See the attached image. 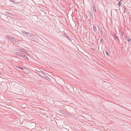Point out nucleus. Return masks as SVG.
Instances as JSON below:
<instances>
[{"label":"nucleus","mask_w":131,"mask_h":131,"mask_svg":"<svg viewBox=\"0 0 131 131\" xmlns=\"http://www.w3.org/2000/svg\"><path fill=\"white\" fill-rule=\"evenodd\" d=\"M10 13L9 12H7V11H6V12H5V13L7 15H8V16L9 14Z\"/></svg>","instance_id":"obj_18"},{"label":"nucleus","mask_w":131,"mask_h":131,"mask_svg":"<svg viewBox=\"0 0 131 131\" xmlns=\"http://www.w3.org/2000/svg\"><path fill=\"white\" fill-rule=\"evenodd\" d=\"M99 30L100 31V32L101 35H103V31L102 29V28H99Z\"/></svg>","instance_id":"obj_9"},{"label":"nucleus","mask_w":131,"mask_h":131,"mask_svg":"<svg viewBox=\"0 0 131 131\" xmlns=\"http://www.w3.org/2000/svg\"><path fill=\"white\" fill-rule=\"evenodd\" d=\"M38 74L41 77H45V74H44V73L43 72L39 71V73H38Z\"/></svg>","instance_id":"obj_4"},{"label":"nucleus","mask_w":131,"mask_h":131,"mask_svg":"<svg viewBox=\"0 0 131 131\" xmlns=\"http://www.w3.org/2000/svg\"><path fill=\"white\" fill-rule=\"evenodd\" d=\"M11 39H10V41L13 43L15 44H18V40L15 39V38L12 37V38H11Z\"/></svg>","instance_id":"obj_3"},{"label":"nucleus","mask_w":131,"mask_h":131,"mask_svg":"<svg viewBox=\"0 0 131 131\" xmlns=\"http://www.w3.org/2000/svg\"><path fill=\"white\" fill-rule=\"evenodd\" d=\"M63 35L67 37L68 39L70 40V37L68 36L67 34H66L64 33Z\"/></svg>","instance_id":"obj_8"},{"label":"nucleus","mask_w":131,"mask_h":131,"mask_svg":"<svg viewBox=\"0 0 131 131\" xmlns=\"http://www.w3.org/2000/svg\"><path fill=\"white\" fill-rule=\"evenodd\" d=\"M92 7L94 12L95 13H97V10L95 8V5H94L93 4L92 6Z\"/></svg>","instance_id":"obj_5"},{"label":"nucleus","mask_w":131,"mask_h":131,"mask_svg":"<svg viewBox=\"0 0 131 131\" xmlns=\"http://www.w3.org/2000/svg\"><path fill=\"white\" fill-rule=\"evenodd\" d=\"M93 27L94 31H95V32H96L97 30L96 25H94Z\"/></svg>","instance_id":"obj_10"},{"label":"nucleus","mask_w":131,"mask_h":131,"mask_svg":"<svg viewBox=\"0 0 131 131\" xmlns=\"http://www.w3.org/2000/svg\"><path fill=\"white\" fill-rule=\"evenodd\" d=\"M19 68L22 70H23L24 69L22 67H20Z\"/></svg>","instance_id":"obj_24"},{"label":"nucleus","mask_w":131,"mask_h":131,"mask_svg":"<svg viewBox=\"0 0 131 131\" xmlns=\"http://www.w3.org/2000/svg\"><path fill=\"white\" fill-rule=\"evenodd\" d=\"M27 37L29 39L34 41L36 42H38L39 41V40L35 36L29 33V34L28 35Z\"/></svg>","instance_id":"obj_2"},{"label":"nucleus","mask_w":131,"mask_h":131,"mask_svg":"<svg viewBox=\"0 0 131 131\" xmlns=\"http://www.w3.org/2000/svg\"><path fill=\"white\" fill-rule=\"evenodd\" d=\"M124 33L123 32H121L120 35L121 37H122L123 36Z\"/></svg>","instance_id":"obj_20"},{"label":"nucleus","mask_w":131,"mask_h":131,"mask_svg":"<svg viewBox=\"0 0 131 131\" xmlns=\"http://www.w3.org/2000/svg\"><path fill=\"white\" fill-rule=\"evenodd\" d=\"M61 129H62V130H61V131H62V130H64V131H66V129L65 128H61Z\"/></svg>","instance_id":"obj_21"},{"label":"nucleus","mask_w":131,"mask_h":131,"mask_svg":"<svg viewBox=\"0 0 131 131\" xmlns=\"http://www.w3.org/2000/svg\"><path fill=\"white\" fill-rule=\"evenodd\" d=\"M21 50H20V51H21V52H23H23H25L26 53H27V52L26 51H25V49H20Z\"/></svg>","instance_id":"obj_16"},{"label":"nucleus","mask_w":131,"mask_h":131,"mask_svg":"<svg viewBox=\"0 0 131 131\" xmlns=\"http://www.w3.org/2000/svg\"><path fill=\"white\" fill-rule=\"evenodd\" d=\"M126 40L127 41H128V42H131V39L130 38L128 37H126Z\"/></svg>","instance_id":"obj_7"},{"label":"nucleus","mask_w":131,"mask_h":131,"mask_svg":"<svg viewBox=\"0 0 131 131\" xmlns=\"http://www.w3.org/2000/svg\"><path fill=\"white\" fill-rule=\"evenodd\" d=\"M37 71L38 72H39V71H40V72H42L41 70H40V69H39V71Z\"/></svg>","instance_id":"obj_26"},{"label":"nucleus","mask_w":131,"mask_h":131,"mask_svg":"<svg viewBox=\"0 0 131 131\" xmlns=\"http://www.w3.org/2000/svg\"><path fill=\"white\" fill-rule=\"evenodd\" d=\"M93 12L90 13V17L92 18H93Z\"/></svg>","instance_id":"obj_15"},{"label":"nucleus","mask_w":131,"mask_h":131,"mask_svg":"<svg viewBox=\"0 0 131 131\" xmlns=\"http://www.w3.org/2000/svg\"><path fill=\"white\" fill-rule=\"evenodd\" d=\"M13 37H10L9 36V35H7L6 36V38L8 39L9 40H10V39H11V38H12Z\"/></svg>","instance_id":"obj_14"},{"label":"nucleus","mask_w":131,"mask_h":131,"mask_svg":"<svg viewBox=\"0 0 131 131\" xmlns=\"http://www.w3.org/2000/svg\"><path fill=\"white\" fill-rule=\"evenodd\" d=\"M21 32L22 33L25 34L27 36L28 35L29 33V32H27L23 30Z\"/></svg>","instance_id":"obj_6"},{"label":"nucleus","mask_w":131,"mask_h":131,"mask_svg":"<svg viewBox=\"0 0 131 131\" xmlns=\"http://www.w3.org/2000/svg\"><path fill=\"white\" fill-rule=\"evenodd\" d=\"M121 4V3L120 2H119L118 3V4L119 5V6H120Z\"/></svg>","instance_id":"obj_23"},{"label":"nucleus","mask_w":131,"mask_h":131,"mask_svg":"<svg viewBox=\"0 0 131 131\" xmlns=\"http://www.w3.org/2000/svg\"><path fill=\"white\" fill-rule=\"evenodd\" d=\"M105 53L106 54V55H107L108 56H109V54L108 51H106Z\"/></svg>","instance_id":"obj_19"},{"label":"nucleus","mask_w":131,"mask_h":131,"mask_svg":"<svg viewBox=\"0 0 131 131\" xmlns=\"http://www.w3.org/2000/svg\"><path fill=\"white\" fill-rule=\"evenodd\" d=\"M122 9H123L124 13L126 10L127 9H126L125 6H123L122 7Z\"/></svg>","instance_id":"obj_12"},{"label":"nucleus","mask_w":131,"mask_h":131,"mask_svg":"<svg viewBox=\"0 0 131 131\" xmlns=\"http://www.w3.org/2000/svg\"><path fill=\"white\" fill-rule=\"evenodd\" d=\"M8 16H9V17H11L12 18H13L14 17V16H13V15L10 13L9 14Z\"/></svg>","instance_id":"obj_13"},{"label":"nucleus","mask_w":131,"mask_h":131,"mask_svg":"<svg viewBox=\"0 0 131 131\" xmlns=\"http://www.w3.org/2000/svg\"><path fill=\"white\" fill-rule=\"evenodd\" d=\"M15 55L16 56L20 57L23 58L24 59H27V60H29V59H28L27 57L22 52H17L14 53Z\"/></svg>","instance_id":"obj_1"},{"label":"nucleus","mask_w":131,"mask_h":131,"mask_svg":"<svg viewBox=\"0 0 131 131\" xmlns=\"http://www.w3.org/2000/svg\"><path fill=\"white\" fill-rule=\"evenodd\" d=\"M45 77H43L44 78H45L47 80L49 78L47 76H46L45 74Z\"/></svg>","instance_id":"obj_17"},{"label":"nucleus","mask_w":131,"mask_h":131,"mask_svg":"<svg viewBox=\"0 0 131 131\" xmlns=\"http://www.w3.org/2000/svg\"><path fill=\"white\" fill-rule=\"evenodd\" d=\"M114 36L115 38V39L116 40H117L118 41H119V42H120V41L119 40L118 37L116 36V35H114Z\"/></svg>","instance_id":"obj_11"},{"label":"nucleus","mask_w":131,"mask_h":131,"mask_svg":"<svg viewBox=\"0 0 131 131\" xmlns=\"http://www.w3.org/2000/svg\"><path fill=\"white\" fill-rule=\"evenodd\" d=\"M122 0H117V1L121 2Z\"/></svg>","instance_id":"obj_25"},{"label":"nucleus","mask_w":131,"mask_h":131,"mask_svg":"<svg viewBox=\"0 0 131 131\" xmlns=\"http://www.w3.org/2000/svg\"><path fill=\"white\" fill-rule=\"evenodd\" d=\"M103 41V38H101L100 40V41L101 42H102Z\"/></svg>","instance_id":"obj_22"}]
</instances>
